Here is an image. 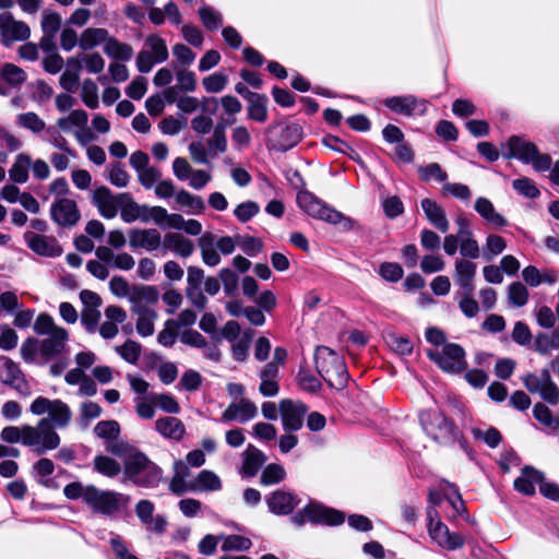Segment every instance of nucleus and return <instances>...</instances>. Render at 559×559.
Instances as JSON below:
<instances>
[{
  "instance_id": "obj_29",
  "label": "nucleus",
  "mask_w": 559,
  "mask_h": 559,
  "mask_svg": "<svg viewBox=\"0 0 559 559\" xmlns=\"http://www.w3.org/2000/svg\"><path fill=\"white\" fill-rule=\"evenodd\" d=\"M155 430L165 439L181 441L186 433V426L181 419L173 416L159 417L155 421Z\"/></svg>"
},
{
  "instance_id": "obj_45",
  "label": "nucleus",
  "mask_w": 559,
  "mask_h": 559,
  "mask_svg": "<svg viewBox=\"0 0 559 559\" xmlns=\"http://www.w3.org/2000/svg\"><path fill=\"white\" fill-rule=\"evenodd\" d=\"M559 348V330L551 333H539L535 338V349L542 355H548Z\"/></svg>"
},
{
  "instance_id": "obj_46",
  "label": "nucleus",
  "mask_w": 559,
  "mask_h": 559,
  "mask_svg": "<svg viewBox=\"0 0 559 559\" xmlns=\"http://www.w3.org/2000/svg\"><path fill=\"white\" fill-rule=\"evenodd\" d=\"M528 290L521 282H514L508 287L507 297L511 306L521 308L528 301Z\"/></svg>"
},
{
  "instance_id": "obj_5",
  "label": "nucleus",
  "mask_w": 559,
  "mask_h": 559,
  "mask_svg": "<svg viewBox=\"0 0 559 559\" xmlns=\"http://www.w3.org/2000/svg\"><path fill=\"white\" fill-rule=\"evenodd\" d=\"M297 203L305 213L316 219L324 221L332 225H341L344 230H350L355 227L353 219L345 217L341 212L329 206L308 190L304 189L298 192Z\"/></svg>"
},
{
  "instance_id": "obj_15",
  "label": "nucleus",
  "mask_w": 559,
  "mask_h": 559,
  "mask_svg": "<svg viewBox=\"0 0 559 559\" xmlns=\"http://www.w3.org/2000/svg\"><path fill=\"white\" fill-rule=\"evenodd\" d=\"M31 37L29 26L21 20H16L12 13L0 14V39L9 47L15 41H24Z\"/></svg>"
},
{
  "instance_id": "obj_64",
  "label": "nucleus",
  "mask_w": 559,
  "mask_h": 559,
  "mask_svg": "<svg viewBox=\"0 0 559 559\" xmlns=\"http://www.w3.org/2000/svg\"><path fill=\"white\" fill-rule=\"evenodd\" d=\"M200 19L204 26L211 31L217 29L223 24L221 13L210 7H203L199 11Z\"/></svg>"
},
{
  "instance_id": "obj_32",
  "label": "nucleus",
  "mask_w": 559,
  "mask_h": 559,
  "mask_svg": "<svg viewBox=\"0 0 559 559\" xmlns=\"http://www.w3.org/2000/svg\"><path fill=\"white\" fill-rule=\"evenodd\" d=\"M474 209L488 224L496 228L504 227L508 224L504 216L496 211L492 202L487 198H477Z\"/></svg>"
},
{
  "instance_id": "obj_44",
  "label": "nucleus",
  "mask_w": 559,
  "mask_h": 559,
  "mask_svg": "<svg viewBox=\"0 0 559 559\" xmlns=\"http://www.w3.org/2000/svg\"><path fill=\"white\" fill-rule=\"evenodd\" d=\"M248 117L258 122H264L267 118L266 98L259 94H250Z\"/></svg>"
},
{
  "instance_id": "obj_37",
  "label": "nucleus",
  "mask_w": 559,
  "mask_h": 559,
  "mask_svg": "<svg viewBox=\"0 0 559 559\" xmlns=\"http://www.w3.org/2000/svg\"><path fill=\"white\" fill-rule=\"evenodd\" d=\"M122 198L119 210L124 223L141 221L142 204L136 203L128 193H120Z\"/></svg>"
},
{
  "instance_id": "obj_4",
  "label": "nucleus",
  "mask_w": 559,
  "mask_h": 559,
  "mask_svg": "<svg viewBox=\"0 0 559 559\" xmlns=\"http://www.w3.org/2000/svg\"><path fill=\"white\" fill-rule=\"evenodd\" d=\"M316 368L326 383L334 389H343L348 380V372L343 358L326 346H319L314 353Z\"/></svg>"
},
{
  "instance_id": "obj_31",
  "label": "nucleus",
  "mask_w": 559,
  "mask_h": 559,
  "mask_svg": "<svg viewBox=\"0 0 559 559\" xmlns=\"http://www.w3.org/2000/svg\"><path fill=\"white\" fill-rule=\"evenodd\" d=\"M163 246L166 250H170L180 258H188L194 251L192 240L179 233L166 234L163 240Z\"/></svg>"
},
{
  "instance_id": "obj_6",
  "label": "nucleus",
  "mask_w": 559,
  "mask_h": 559,
  "mask_svg": "<svg viewBox=\"0 0 559 559\" xmlns=\"http://www.w3.org/2000/svg\"><path fill=\"white\" fill-rule=\"evenodd\" d=\"M130 497L115 490L86 485L85 503L96 514L112 516L128 507Z\"/></svg>"
},
{
  "instance_id": "obj_43",
  "label": "nucleus",
  "mask_w": 559,
  "mask_h": 559,
  "mask_svg": "<svg viewBox=\"0 0 559 559\" xmlns=\"http://www.w3.org/2000/svg\"><path fill=\"white\" fill-rule=\"evenodd\" d=\"M136 316V332L143 336H151L155 331V321L157 319V312L154 309H148L144 312L138 313Z\"/></svg>"
},
{
  "instance_id": "obj_27",
  "label": "nucleus",
  "mask_w": 559,
  "mask_h": 559,
  "mask_svg": "<svg viewBox=\"0 0 559 559\" xmlns=\"http://www.w3.org/2000/svg\"><path fill=\"white\" fill-rule=\"evenodd\" d=\"M269 510L277 515L290 513L299 503L295 495L285 490H275L265 497Z\"/></svg>"
},
{
  "instance_id": "obj_10",
  "label": "nucleus",
  "mask_w": 559,
  "mask_h": 559,
  "mask_svg": "<svg viewBox=\"0 0 559 559\" xmlns=\"http://www.w3.org/2000/svg\"><path fill=\"white\" fill-rule=\"evenodd\" d=\"M168 56L165 39L158 35H148L143 49L138 53L136 68L141 73H148L156 63L165 62Z\"/></svg>"
},
{
  "instance_id": "obj_48",
  "label": "nucleus",
  "mask_w": 559,
  "mask_h": 559,
  "mask_svg": "<svg viewBox=\"0 0 559 559\" xmlns=\"http://www.w3.org/2000/svg\"><path fill=\"white\" fill-rule=\"evenodd\" d=\"M206 144L213 156L219 153H225L227 151V138L225 134L224 124H217L214 128L213 133L207 140Z\"/></svg>"
},
{
  "instance_id": "obj_60",
  "label": "nucleus",
  "mask_w": 559,
  "mask_h": 559,
  "mask_svg": "<svg viewBox=\"0 0 559 559\" xmlns=\"http://www.w3.org/2000/svg\"><path fill=\"white\" fill-rule=\"evenodd\" d=\"M223 550H247L251 547V540L240 535H222Z\"/></svg>"
},
{
  "instance_id": "obj_34",
  "label": "nucleus",
  "mask_w": 559,
  "mask_h": 559,
  "mask_svg": "<svg viewBox=\"0 0 559 559\" xmlns=\"http://www.w3.org/2000/svg\"><path fill=\"white\" fill-rule=\"evenodd\" d=\"M109 36L106 28L88 27L82 32L79 47L83 50H91L100 44L105 46Z\"/></svg>"
},
{
  "instance_id": "obj_53",
  "label": "nucleus",
  "mask_w": 559,
  "mask_h": 559,
  "mask_svg": "<svg viewBox=\"0 0 559 559\" xmlns=\"http://www.w3.org/2000/svg\"><path fill=\"white\" fill-rule=\"evenodd\" d=\"M61 15L52 11H44L41 15L40 27L44 34L56 36L61 27Z\"/></svg>"
},
{
  "instance_id": "obj_58",
  "label": "nucleus",
  "mask_w": 559,
  "mask_h": 559,
  "mask_svg": "<svg viewBox=\"0 0 559 559\" xmlns=\"http://www.w3.org/2000/svg\"><path fill=\"white\" fill-rule=\"evenodd\" d=\"M108 180L118 188H124L129 183L130 176L120 163H116L108 167Z\"/></svg>"
},
{
  "instance_id": "obj_17",
  "label": "nucleus",
  "mask_w": 559,
  "mask_h": 559,
  "mask_svg": "<svg viewBox=\"0 0 559 559\" xmlns=\"http://www.w3.org/2000/svg\"><path fill=\"white\" fill-rule=\"evenodd\" d=\"M419 420L426 432L435 439L447 438L454 431L453 424L435 408L421 412Z\"/></svg>"
},
{
  "instance_id": "obj_23",
  "label": "nucleus",
  "mask_w": 559,
  "mask_h": 559,
  "mask_svg": "<svg viewBox=\"0 0 559 559\" xmlns=\"http://www.w3.org/2000/svg\"><path fill=\"white\" fill-rule=\"evenodd\" d=\"M0 380L2 383L17 390L22 395H28L29 390L19 366L8 357L0 358Z\"/></svg>"
},
{
  "instance_id": "obj_8",
  "label": "nucleus",
  "mask_w": 559,
  "mask_h": 559,
  "mask_svg": "<svg viewBox=\"0 0 559 559\" xmlns=\"http://www.w3.org/2000/svg\"><path fill=\"white\" fill-rule=\"evenodd\" d=\"M29 412L35 416H41L47 413L49 424L55 430L68 427L72 420L71 408L67 403L58 399L49 400L38 396L32 402Z\"/></svg>"
},
{
  "instance_id": "obj_19",
  "label": "nucleus",
  "mask_w": 559,
  "mask_h": 559,
  "mask_svg": "<svg viewBox=\"0 0 559 559\" xmlns=\"http://www.w3.org/2000/svg\"><path fill=\"white\" fill-rule=\"evenodd\" d=\"M258 416V407L249 399L241 397L233 401L222 413L221 420L224 423L237 421L246 424Z\"/></svg>"
},
{
  "instance_id": "obj_33",
  "label": "nucleus",
  "mask_w": 559,
  "mask_h": 559,
  "mask_svg": "<svg viewBox=\"0 0 559 559\" xmlns=\"http://www.w3.org/2000/svg\"><path fill=\"white\" fill-rule=\"evenodd\" d=\"M543 478V473L526 466L522 469L521 476L514 480V488L523 495L532 496L535 493L536 485H539Z\"/></svg>"
},
{
  "instance_id": "obj_7",
  "label": "nucleus",
  "mask_w": 559,
  "mask_h": 559,
  "mask_svg": "<svg viewBox=\"0 0 559 559\" xmlns=\"http://www.w3.org/2000/svg\"><path fill=\"white\" fill-rule=\"evenodd\" d=\"M60 436L49 424L48 418H40L35 426L24 425L23 445L36 454H45L60 445Z\"/></svg>"
},
{
  "instance_id": "obj_3",
  "label": "nucleus",
  "mask_w": 559,
  "mask_h": 559,
  "mask_svg": "<svg viewBox=\"0 0 559 559\" xmlns=\"http://www.w3.org/2000/svg\"><path fill=\"white\" fill-rule=\"evenodd\" d=\"M501 147L506 158H516L523 164H530L537 173L550 169V155L539 152L533 142L524 138L513 135L506 143L501 144Z\"/></svg>"
},
{
  "instance_id": "obj_55",
  "label": "nucleus",
  "mask_w": 559,
  "mask_h": 559,
  "mask_svg": "<svg viewBox=\"0 0 559 559\" xmlns=\"http://www.w3.org/2000/svg\"><path fill=\"white\" fill-rule=\"evenodd\" d=\"M302 136L301 128L298 124H290L283 129L281 134V147L286 151L295 146Z\"/></svg>"
},
{
  "instance_id": "obj_52",
  "label": "nucleus",
  "mask_w": 559,
  "mask_h": 559,
  "mask_svg": "<svg viewBox=\"0 0 559 559\" xmlns=\"http://www.w3.org/2000/svg\"><path fill=\"white\" fill-rule=\"evenodd\" d=\"M166 209L158 205L142 204L141 222H154L156 225L163 227L165 224Z\"/></svg>"
},
{
  "instance_id": "obj_35",
  "label": "nucleus",
  "mask_w": 559,
  "mask_h": 559,
  "mask_svg": "<svg viewBox=\"0 0 559 559\" xmlns=\"http://www.w3.org/2000/svg\"><path fill=\"white\" fill-rule=\"evenodd\" d=\"M32 165V157L26 153L15 156L14 163L9 169V177L15 183H25L28 180V170Z\"/></svg>"
},
{
  "instance_id": "obj_26",
  "label": "nucleus",
  "mask_w": 559,
  "mask_h": 559,
  "mask_svg": "<svg viewBox=\"0 0 559 559\" xmlns=\"http://www.w3.org/2000/svg\"><path fill=\"white\" fill-rule=\"evenodd\" d=\"M24 237L29 249L39 255L53 258L62 253V248L55 237L38 235L32 231L26 233Z\"/></svg>"
},
{
  "instance_id": "obj_22",
  "label": "nucleus",
  "mask_w": 559,
  "mask_h": 559,
  "mask_svg": "<svg viewBox=\"0 0 559 559\" xmlns=\"http://www.w3.org/2000/svg\"><path fill=\"white\" fill-rule=\"evenodd\" d=\"M158 292L154 286L150 285H134L128 300L131 305V312L138 314L151 309L150 306L158 301Z\"/></svg>"
},
{
  "instance_id": "obj_1",
  "label": "nucleus",
  "mask_w": 559,
  "mask_h": 559,
  "mask_svg": "<svg viewBox=\"0 0 559 559\" xmlns=\"http://www.w3.org/2000/svg\"><path fill=\"white\" fill-rule=\"evenodd\" d=\"M109 451L123 460V481L135 486L155 488L163 480V471L138 449L124 443L111 445Z\"/></svg>"
},
{
  "instance_id": "obj_59",
  "label": "nucleus",
  "mask_w": 559,
  "mask_h": 559,
  "mask_svg": "<svg viewBox=\"0 0 559 559\" xmlns=\"http://www.w3.org/2000/svg\"><path fill=\"white\" fill-rule=\"evenodd\" d=\"M512 187L519 194L528 199H535L539 195V190L534 181L527 177L513 180Z\"/></svg>"
},
{
  "instance_id": "obj_40",
  "label": "nucleus",
  "mask_w": 559,
  "mask_h": 559,
  "mask_svg": "<svg viewBox=\"0 0 559 559\" xmlns=\"http://www.w3.org/2000/svg\"><path fill=\"white\" fill-rule=\"evenodd\" d=\"M104 51L108 57L122 61L130 60L133 55V49L129 44L121 43L112 36H109Z\"/></svg>"
},
{
  "instance_id": "obj_16",
  "label": "nucleus",
  "mask_w": 559,
  "mask_h": 559,
  "mask_svg": "<svg viewBox=\"0 0 559 559\" xmlns=\"http://www.w3.org/2000/svg\"><path fill=\"white\" fill-rule=\"evenodd\" d=\"M383 104L395 114L407 117L424 116L428 108L427 100L414 95L388 97Z\"/></svg>"
},
{
  "instance_id": "obj_42",
  "label": "nucleus",
  "mask_w": 559,
  "mask_h": 559,
  "mask_svg": "<svg viewBox=\"0 0 559 559\" xmlns=\"http://www.w3.org/2000/svg\"><path fill=\"white\" fill-rule=\"evenodd\" d=\"M176 203L181 207H187L191 213L199 214L205 210V204L201 197L194 195L183 189L176 193Z\"/></svg>"
},
{
  "instance_id": "obj_2",
  "label": "nucleus",
  "mask_w": 559,
  "mask_h": 559,
  "mask_svg": "<svg viewBox=\"0 0 559 559\" xmlns=\"http://www.w3.org/2000/svg\"><path fill=\"white\" fill-rule=\"evenodd\" d=\"M34 331L46 337L39 342V354L45 360L52 359L63 353L69 340L68 331L55 323L47 313H40L34 323Z\"/></svg>"
},
{
  "instance_id": "obj_20",
  "label": "nucleus",
  "mask_w": 559,
  "mask_h": 559,
  "mask_svg": "<svg viewBox=\"0 0 559 559\" xmlns=\"http://www.w3.org/2000/svg\"><path fill=\"white\" fill-rule=\"evenodd\" d=\"M51 218L60 226H74L81 218L76 202L68 198H60L51 204Z\"/></svg>"
},
{
  "instance_id": "obj_47",
  "label": "nucleus",
  "mask_w": 559,
  "mask_h": 559,
  "mask_svg": "<svg viewBox=\"0 0 559 559\" xmlns=\"http://www.w3.org/2000/svg\"><path fill=\"white\" fill-rule=\"evenodd\" d=\"M0 75L12 86L22 85L27 79L26 72L13 63H4L0 70Z\"/></svg>"
},
{
  "instance_id": "obj_13",
  "label": "nucleus",
  "mask_w": 559,
  "mask_h": 559,
  "mask_svg": "<svg viewBox=\"0 0 559 559\" xmlns=\"http://www.w3.org/2000/svg\"><path fill=\"white\" fill-rule=\"evenodd\" d=\"M345 520L344 514L335 509L328 508L319 503H309L302 509L301 512L293 518L297 524H302L305 521L314 523L337 525Z\"/></svg>"
},
{
  "instance_id": "obj_62",
  "label": "nucleus",
  "mask_w": 559,
  "mask_h": 559,
  "mask_svg": "<svg viewBox=\"0 0 559 559\" xmlns=\"http://www.w3.org/2000/svg\"><path fill=\"white\" fill-rule=\"evenodd\" d=\"M94 432L103 439H116L120 433V426L116 420H103L95 426Z\"/></svg>"
},
{
  "instance_id": "obj_61",
  "label": "nucleus",
  "mask_w": 559,
  "mask_h": 559,
  "mask_svg": "<svg viewBox=\"0 0 559 559\" xmlns=\"http://www.w3.org/2000/svg\"><path fill=\"white\" fill-rule=\"evenodd\" d=\"M132 289L134 285L129 284L122 276L116 275L109 282V290L117 298H128Z\"/></svg>"
},
{
  "instance_id": "obj_41",
  "label": "nucleus",
  "mask_w": 559,
  "mask_h": 559,
  "mask_svg": "<svg viewBox=\"0 0 559 559\" xmlns=\"http://www.w3.org/2000/svg\"><path fill=\"white\" fill-rule=\"evenodd\" d=\"M15 123L17 127L28 130L34 134H39L46 129V122L34 111L16 115Z\"/></svg>"
},
{
  "instance_id": "obj_14",
  "label": "nucleus",
  "mask_w": 559,
  "mask_h": 559,
  "mask_svg": "<svg viewBox=\"0 0 559 559\" xmlns=\"http://www.w3.org/2000/svg\"><path fill=\"white\" fill-rule=\"evenodd\" d=\"M437 511L428 510L429 526L428 532L433 542L447 550H454L464 545V537L460 534L452 533L440 519H435Z\"/></svg>"
},
{
  "instance_id": "obj_51",
  "label": "nucleus",
  "mask_w": 559,
  "mask_h": 559,
  "mask_svg": "<svg viewBox=\"0 0 559 559\" xmlns=\"http://www.w3.org/2000/svg\"><path fill=\"white\" fill-rule=\"evenodd\" d=\"M116 352L123 360L134 365L140 359L142 347L138 342L128 340L123 345L117 346Z\"/></svg>"
},
{
  "instance_id": "obj_36",
  "label": "nucleus",
  "mask_w": 559,
  "mask_h": 559,
  "mask_svg": "<svg viewBox=\"0 0 559 559\" xmlns=\"http://www.w3.org/2000/svg\"><path fill=\"white\" fill-rule=\"evenodd\" d=\"M242 472L247 476H254L265 462V456L255 447L249 444L243 452Z\"/></svg>"
},
{
  "instance_id": "obj_39",
  "label": "nucleus",
  "mask_w": 559,
  "mask_h": 559,
  "mask_svg": "<svg viewBox=\"0 0 559 559\" xmlns=\"http://www.w3.org/2000/svg\"><path fill=\"white\" fill-rule=\"evenodd\" d=\"M194 491H218L222 481L218 475L209 469L201 471L193 479Z\"/></svg>"
},
{
  "instance_id": "obj_54",
  "label": "nucleus",
  "mask_w": 559,
  "mask_h": 559,
  "mask_svg": "<svg viewBox=\"0 0 559 559\" xmlns=\"http://www.w3.org/2000/svg\"><path fill=\"white\" fill-rule=\"evenodd\" d=\"M420 179L424 181H438L443 182L448 179V174L442 169L438 163H430L426 166H421L418 169Z\"/></svg>"
},
{
  "instance_id": "obj_21",
  "label": "nucleus",
  "mask_w": 559,
  "mask_h": 559,
  "mask_svg": "<svg viewBox=\"0 0 559 559\" xmlns=\"http://www.w3.org/2000/svg\"><path fill=\"white\" fill-rule=\"evenodd\" d=\"M121 200L120 194L115 195L103 186L94 190L92 202L104 218L111 219L118 214Z\"/></svg>"
},
{
  "instance_id": "obj_56",
  "label": "nucleus",
  "mask_w": 559,
  "mask_h": 559,
  "mask_svg": "<svg viewBox=\"0 0 559 559\" xmlns=\"http://www.w3.org/2000/svg\"><path fill=\"white\" fill-rule=\"evenodd\" d=\"M286 476L284 467L280 464H269L261 474V484L274 485L282 481Z\"/></svg>"
},
{
  "instance_id": "obj_18",
  "label": "nucleus",
  "mask_w": 559,
  "mask_h": 559,
  "mask_svg": "<svg viewBox=\"0 0 559 559\" xmlns=\"http://www.w3.org/2000/svg\"><path fill=\"white\" fill-rule=\"evenodd\" d=\"M307 411V406L299 401L282 400L280 402V414L284 429L287 431L299 430L304 425Z\"/></svg>"
},
{
  "instance_id": "obj_24",
  "label": "nucleus",
  "mask_w": 559,
  "mask_h": 559,
  "mask_svg": "<svg viewBox=\"0 0 559 559\" xmlns=\"http://www.w3.org/2000/svg\"><path fill=\"white\" fill-rule=\"evenodd\" d=\"M154 504L150 500L142 499L135 504V514L146 530L163 533L167 526V520L160 514H154Z\"/></svg>"
},
{
  "instance_id": "obj_12",
  "label": "nucleus",
  "mask_w": 559,
  "mask_h": 559,
  "mask_svg": "<svg viewBox=\"0 0 559 559\" xmlns=\"http://www.w3.org/2000/svg\"><path fill=\"white\" fill-rule=\"evenodd\" d=\"M427 355L445 372L457 373L466 367L465 352L457 344H445L441 350H429Z\"/></svg>"
},
{
  "instance_id": "obj_49",
  "label": "nucleus",
  "mask_w": 559,
  "mask_h": 559,
  "mask_svg": "<svg viewBox=\"0 0 559 559\" xmlns=\"http://www.w3.org/2000/svg\"><path fill=\"white\" fill-rule=\"evenodd\" d=\"M81 98L82 102L86 105V107L91 109L98 108V86L93 80L86 79L83 81L81 87Z\"/></svg>"
},
{
  "instance_id": "obj_9",
  "label": "nucleus",
  "mask_w": 559,
  "mask_h": 559,
  "mask_svg": "<svg viewBox=\"0 0 559 559\" xmlns=\"http://www.w3.org/2000/svg\"><path fill=\"white\" fill-rule=\"evenodd\" d=\"M88 114L83 109L71 110L68 115L60 117L56 126L64 133H71L79 144L86 146L96 138L87 127Z\"/></svg>"
},
{
  "instance_id": "obj_63",
  "label": "nucleus",
  "mask_w": 559,
  "mask_h": 559,
  "mask_svg": "<svg viewBox=\"0 0 559 559\" xmlns=\"http://www.w3.org/2000/svg\"><path fill=\"white\" fill-rule=\"evenodd\" d=\"M138 179L145 189H152L162 179V171L157 167L147 166L138 173Z\"/></svg>"
},
{
  "instance_id": "obj_38",
  "label": "nucleus",
  "mask_w": 559,
  "mask_h": 559,
  "mask_svg": "<svg viewBox=\"0 0 559 559\" xmlns=\"http://www.w3.org/2000/svg\"><path fill=\"white\" fill-rule=\"evenodd\" d=\"M94 471L108 478L118 476L121 471V464L107 455H96L93 461Z\"/></svg>"
},
{
  "instance_id": "obj_11",
  "label": "nucleus",
  "mask_w": 559,
  "mask_h": 559,
  "mask_svg": "<svg viewBox=\"0 0 559 559\" xmlns=\"http://www.w3.org/2000/svg\"><path fill=\"white\" fill-rule=\"evenodd\" d=\"M524 386L531 393H537L551 405L559 403V388L554 382L548 369H543L539 374L527 373L523 378Z\"/></svg>"
},
{
  "instance_id": "obj_25",
  "label": "nucleus",
  "mask_w": 559,
  "mask_h": 559,
  "mask_svg": "<svg viewBox=\"0 0 559 559\" xmlns=\"http://www.w3.org/2000/svg\"><path fill=\"white\" fill-rule=\"evenodd\" d=\"M129 245L132 249L155 251L162 245V235L155 228H132L129 230Z\"/></svg>"
},
{
  "instance_id": "obj_28",
  "label": "nucleus",
  "mask_w": 559,
  "mask_h": 559,
  "mask_svg": "<svg viewBox=\"0 0 559 559\" xmlns=\"http://www.w3.org/2000/svg\"><path fill=\"white\" fill-rule=\"evenodd\" d=\"M476 270V264L468 259H457L454 263L453 277L455 284L467 294H472L475 288L474 278Z\"/></svg>"
},
{
  "instance_id": "obj_30",
  "label": "nucleus",
  "mask_w": 559,
  "mask_h": 559,
  "mask_svg": "<svg viewBox=\"0 0 559 559\" xmlns=\"http://www.w3.org/2000/svg\"><path fill=\"white\" fill-rule=\"evenodd\" d=\"M420 206L426 215L429 223L435 226L441 233H447L450 227V223L447 218L445 211L435 200L426 198L420 201Z\"/></svg>"
},
{
  "instance_id": "obj_57",
  "label": "nucleus",
  "mask_w": 559,
  "mask_h": 559,
  "mask_svg": "<svg viewBox=\"0 0 559 559\" xmlns=\"http://www.w3.org/2000/svg\"><path fill=\"white\" fill-rule=\"evenodd\" d=\"M228 82V78L226 74L222 72H216L211 75L205 76L202 80L203 87L207 93H219L222 92Z\"/></svg>"
},
{
  "instance_id": "obj_50",
  "label": "nucleus",
  "mask_w": 559,
  "mask_h": 559,
  "mask_svg": "<svg viewBox=\"0 0 559 559\" xmlns=\"http://www.w3.org/2000/svg\"><path fill=\"white\" fill-rule=\"evenodd\" d=\"M533 415L536 420L552 431L559 430V418L554 417L551 411L546 405L542 403L535 404Z\"/></svg>"
}]
</instances>
